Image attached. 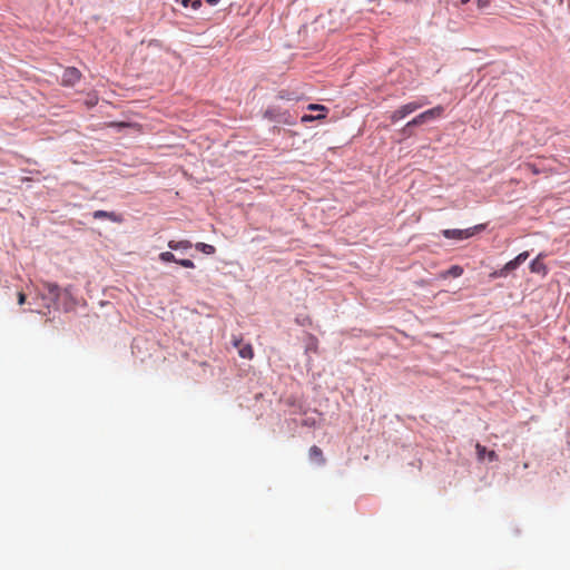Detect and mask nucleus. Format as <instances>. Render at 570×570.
Instances as JSON below:
<instances>
[{"label":"nucleus","instance_id":"nucleus-1","mask_svg":"<svg viewBox=\"0 0 570 570\" xmlns=\"http://www.w3.org/2000/svg\"><path fill=\"white\" fill-rule=\"evenodd\" d=\"M443 112H444V107L441 105L433 107L431 109H428V110L421 112L420 115H417L416 117H414L412 120H410L405 125L403 131L409 130L411 127L421 126L428 121L441 118L443 116Z\"/></svg>","mask_w":570,"mask_h":570},{"label":"nucleus","instance_id":"nucleus-2","mask_svg":"<svg viewBox=\"0 0 570 570\" xmlns=\"http://www.w3.org/2000/svg\"><path fill=\"white\" fill-rule=\"evenodd\" d=\"M425 105H428L426 99H421L419 101H411L409 104H405V105L401 106L400 108H397L396 110H394L391 114L390 119L392 122H396V121L405 118L410 114L416 111L417 109L422 108Z\"/></svg>","mask_w":570,"mask_h":570},{"label":"nucleus","instance_id":"nucleus-3","mask_svg":"<svg viewBox=\"0 0 570 570\" xmlns=\"http://www.w3.org/2000/svg\"><path fill=\"white\" fill-rule=\"evenodd\" d=\"M483 225H478L466 229H444L442 235L448 239H466L472 237L478 230H481Z\"/></svg>","mask_w":570,"mask_h":570},{"label":"nucleus","instance_id":"nucleus-4","mask_svg":"<svg viewBox=\"0 0 570 570\" xmlns=\"http://www.w3.org/2000/svg\"><path fill=\"white\" fill-rule=\"evenodd\" d=\"M529 257V252H522L512 261L508 262L501 269L499 275L507 276L510 272L517 269L521 264H523Z\"/></svg>","mask_w":570,"mask_h":570},{"label":"nucleus","instance_id":"nucleus-5","mask_svg":"<svg viewBox=\"0 0 570 570\" xmlns=\"http://www.w3.org/2000/svg\"><path fill=\"white\" fill-rule=\"evenodd\" d=\"M81 78V72L75 67H68L65 69L61 77V85L66 87L75 86Z\"/></svg>","mask_w":570,"mask_h":570},{"label":"nucleus","instance_id":"nucleus-6","mask_svg":"<svg viewBox=\"0 0 570 570\" xmlns=\"http://www.w3.org/2000/svg\"><path fill=\"white\" fill-rule=\"evenodd\" d=\"M233 345L238 350V355L242 358L252 360L254 357V350L252 344L243 343L242 337H234Z\"/></svg>","mask_w":570,"mask_h":570},{"label":"nucleus","instance_id":"nucleus-7","mask_svg":"<svg viewBox=\"0 0 570 570\" xmlns=\"http://www.w3.org/2000/svg\"><path fill=\"white\" fill-rule=\"evenodd\" d=\"M546 255L540 253L531 263H530V271L535 274H542L547 275L548 268L546 264L542 262V258Z\"/></svg>","mask_w":570,"mask_h":570},{"label":"nucleus","instance_id":"nucleus-8","mask_svg":"<svg viewBox=\"0 0 570 570\" xmlns=\"http://www.w3.org/2000/svg\"><path fill=\"white\" fill-rule=\"evenodd\" d=\"M308 458L312 462L316 463L317 465H324L326 463V459L323 454V451L317 445H313L309 448Z\"/></svg>","mask_w":570,"mask_h":570},{"label":"nucleus","instance_id":"nucleus-9","mask_svg":"<svg viewBox=\"0 0 570 570\" xmlns=\"http://www.w3.org/2000/svg\"><path fill=\"white\" fill-rule=\"evenodd\" d=\"M475 450L479 461H483L485 458H488V460L491 462L498 460V455L494 451H488L487 448L480 443H476Z\"/></svg>","mask_w":570,"mask_h":570},{"label":"nucleus","instance_id":"nucleus-10","mask_svg":"<svg viewBox=\"0 0 570 570\" xmlns=\"http://www.w3.org/2000/svg\"><path fill=\"white\" fill-rule=\"evenodd\" d=\"M92 216L96 219L106 218V219H109L115 223L121 222L120 217L117 214H115L114 212L96 210V212H94Z\"/></svg>","mask_w":570,"mask_h":570},{"label":"nucleus","instance_id":"nucleus-11","mask_svg":"<svg viewBox=\"0 0 570 570\" xmlns=\"http://www.w3.org/2000/svg\"><path fill=\"white\" fill-rule=\"evenodd\" d=\"M463 274V268L459 265H453L449 269L440 273V278L446 279L449 277H460Z\"/></svg>","mask_w":570,"mask_h":570},{"label":"nucleus","instance_id":"nucleus-12","mask_svg":"<svg viewBox=\"0 0 570 570\" xmlns=\"http://www.w3.org/2000/svg\"><path fill=\"white\" fill-rule=\"evenodd\" d=\"M167 245L171 250L189 249L193 247L191 242L188 239L169 240Z\"/></svg>","mask_w":570,"mask_h":570},{"label":"nucleus","instance_id":"nucleus-13","mask_svg":"<svg viewBox=\"0 0 570 570\" xmlns=\"http://www.w3.org/2000/svg\"><path fill=\"white\" fill-rule=\"evenodd\" d=\"M195 248L206 255H213L216 252V248L213 245L206 244V243H196Z\"/></svg>","mask_w":570,"mask_h":570},{"label":"nucleus","instance_id":"nucleus-14","mask_svg":"<svg viewBox=\"0 0 570 570\" xmlns=\"http://www.w3.org/2000/svg\"><path fill=\"white\" fill-rule=\"evenodd\" d=\"M325 117H326V114H322V112H320L318 115H304V116H302L301 121L303 124H306V122H312L314 120L324 119Z\"/></svg>","mask_w":570,"mask_h":570},{"label":"nucleus","instance_id":"nucleus-15","mask_svg":"<svg viewBox=\"0 0 570 570\" xmlns=\"http://www.w3.org/2000/svg\"><path fill=\"white\" fill-rule=\"evenodd\" d=\"M159 259L164 263H177V258L171 252H163L159 254Z\"/></svg>","mask_w":570,"mask_h":570},{"label":"nucleus","instance_id":"nucleus-16","mask_svg":"<svg viewBox=\"0 0 570 570\" xmlns=\"http://www.w3.org/2000/svg\"><path fill=\"white\" fill-rule=\"evenodd\" d=\"M307 109L312 111H321L322 114H325L327 111V108L325 106L317 104L308 105Z\"/></svg>","mask_w":570,"mask_h":570},{"label":"nucleus","instance_id":"nucleus-17","mask_svg":"<svg viewBox=\"0 0 570 570\" xmlns=\"http://www.w3.org/2000/svg\"><path fill=\"white\" fill-rule=\"evenodd\" d=\"M185 7L190 6L193 9H198L202 6L200 0H183Z\"/></svg>","mask_w":570,"mask_h":570},{"label":"nucleus","instance_id":"nucleus-18","mask_svg":"<svg viewBox=\"0 0 570 570\" xmlns=\"http://www.w3.org/2000/svg\"><path fill=\"white\" fill-rule=\"evenodd\" d=\"M177 264L185 268H194L195 267L194 262L191 259H187V258L177 259Z\"/></svg>","mask_w":570,"mask_h":570},{"label":"nucleus","instance_id":"nucleus-19","mask_svg":"<svg viewBox=\"0 0 570 570\" xmlns=\"http://www.w3.org/2000/svg\"><path fill=\"white\" fill-rule=\"evenodd\" d=\"M491 4V0H476V6L479 9H485Z\"/></svg>","mask_w":570,"mask_h":570},{"label":"nucleus","instance_id":"nucleus-20","mask_svg":"<svg viewBox=\"0 0 570 570\" xmlns=\"http://www.w3.org/2000/svg\"><path fill=\"white\" fill-rule=\"evenodd\" d=\"M525 167L533 174V175H538L540 173V170L537 168L535 165L533 164H525Z\"/></svg>","mask_w":570,"mask_h":570},{"label":"nucleus","instance_id":"nucleus-21","mask_svg":"<svg viewBox=\"0 0 570 570\" xmlns=\"http://www.w3.org/2000/svg\"><path fill=\"white\" fill-rule=\"evenodd\" d=\"M26 302V295L22 292L18 293V304L22 305Z\"/></svg>","mask_w":570,"mask_h":570},{"label":"nucleus","instance_id":"nucleus-22","mask_svg":"<svg viewBox=\"0 0 570 570\" xmlns=\"http://www.w3.org/2000/svg\"><path fill=\"white\" fill-rule=\"evenodd\" d=\"M499 273H500V269H499V271H495V272H493V273H491V274H490V276H491L492 278L501 277V276L499 275Z\"/></svg>","mask_w":570,"mask_h":570},{"label":"nucleus","instance_id":"nucleus-23","mask_svg":"<svg viewBox=\"0 0 570 570\" xmlns=\"http://www.w3.org/2000/svg\"><path fill=\"white\" fill-rule=\"evenodd\" d=\"M206 2L210 6H215L219 2V0H206Z\"/></svg>","mask_w":570,"mask_h":570},{"label":"nucleus","instance_id":"nucleus-24","mask_svg":"<svg viewBox=\"0 0 570 570\" xmlns=\"http://www.w3.org/2000/svg\"><path fill=\"white\" fill-rule=\"evenodd\" d=\"M279 98H281V99H288V97L285 95V92H284V91H281V92H279Z\"/></svg>","mask_w":570,"mask_h":570},{"label":"nucleus","instance_id":"nucleus-25","mask_svg":"<svg viewBox=\"0 0 570 570\" xmlns=\"http://www.w3.org/2000/svg\"><path fill=\"white\" fill-rule=\"evenodd\" d=\"M110 125H111V126H118V127H124V126H126L124 122H119V124L111 122Z\"/></svg>","mask_w":570,"mask_h":570},{"label":"nucleus","instance_id":"nucleus-26","mask_svg":"<svg viewBox=\"0 0 570 570\" xmlns=\"http://www.w3.org/2000/svg\"><path fill=\"white\" fill-rule=\"evenodd\" d=\"M470 0H460V4H466Z\"/></svg>","mask_w":570,"mask_h":570},{"label":"nucleus","instance_id":"nucleus-27","mask_svg":"<svg viewBox=\"0 0 570 570\" xmlns=\"http://www.w3.org/2000/svg\"><path fill=\"white\" fill-rule=\"evenodd\" d=\"M97 102V100L92 101V100H89V104L90 105H95Z\"/></svg>","mask_w":570,"mask_h":570},{"label":"nucleus","instance_id":"nucleus-28","mask_svg":"<svg viewBox=\"0 0 570 570\" xmlns=\"http://www.w3.org/2000/svg\"><path fill=\"white\" fill-rule=\"evenodd\" d=\"M97 102V100L92 101V100H89V104L90 105H95Z\"/></svg>","mask_w":570,"mask_h":570}]
</instances>
